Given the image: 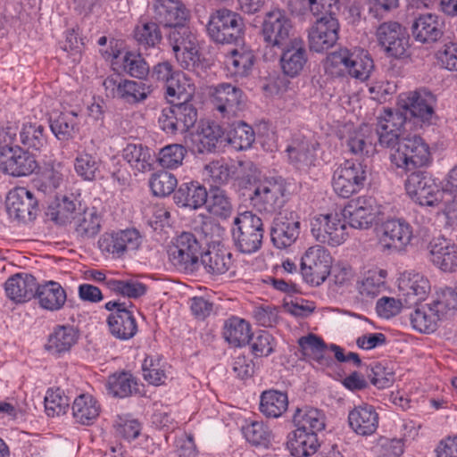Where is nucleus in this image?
<instances>
[{"mask_svg":"<svg viewBox=\"0 0 457 457\" xmlns=\"http://www.w3.org/2000/svg\"><path fill=\"white\" fill-rule=\"evenodd\" d=\"M373 68V60L368 53L356 54L347 48L330 53L324 62L325 73L332 78L350 76L364 81Z\"/></svg>","mask_w":457,"mask_h":457,"instance_id":"obj_1","label":"nucleus"},{"mask_svg":"<svg viewBox=\"0 0 457 457\" xmlns=\"http://www.w3.org/2000/svg\"><path fill=\"white\" fill-rule=\"evenodd\" d=\"M264 228L262 220L252 212L238 214L231 228L232 240L237 251L251 254L262 245Z\"/></svg>","mask_w":457,"mask_h":457,"instance_id":"obj_2","label":"nucleus"},{"mask_svg":"<svg viewBox=\"0 0 457 457\" xmlns=\"http://www.w3.org/2000/svg\"><path fill=\"white\" fill-rule=\"evenodd\" d=\"M206 30L218 44H240L245 35V23L236 12L223 8L211 14Z\"/></svg>","mask_w":457,"mask_h":457,"instance_id":"obj_3","label":"nucleus"},{"mask_svg":"<svg viewBox=\"0 0 457 457\" xmlns=\"http://www.w3.org/2000/svg\"><path fill=\"white\" fill-rule=\"evenodd\" d=\"M391 162L397 168L411 171L427 166L431 162L428 145L420 136L402 137L397 147L390 154Z\"/></svg>","mask_w":457,"mask_h":457,"instance_id":"obj_4","label":"nucleus"},{"mask_svg":"<svg viewBox=\"0 0 457 457\" xmlns=\"http://www.w3.org/2000/svg\"><path fill=\"white\" fill-rule=\"evenodd\" d=\"M261 36L266 47L282 49L293 40V23L286 11L274 9L265 13Z\"/></svg>","mask_w":457,"mask_h":457,"instance_id":"obj_5","label":"nucleus"},{"mask_svg":"<svg viewBox=\"0 0 457 457\" xmlns=\"http://www.w3.org/2000/svg\"><path fill=\"white\" fill-rule=\"evenodd\" d=\"M40 169L36 156L18 145H0V172L12 178L29 177Z\"/></svg>","mask_w":457,"mask_h":457,"instance_id":"obj_6","label":"nucleus"},{"mask_svg":"<svg viewBox=\"0 0 457 457\" xmlns=\"http://www.w3.org/2000/svg\"><path fill=\"white\" fill-rule=\"evenodd\" d=\"M107 97L118 99L129 104H137L144 102L151 93V87L145 82L123 78L113 73L103 81Z\"/></svg>","mask_w":457,"mask_h":457,"instance_id":"obj_7","label":"nucleus"},{"mask_svg":"<svg viewBox=\"0 0 457 457\" xmlns=\"http://www.w3.org/2000/svg\"><path fill=\"white\" fill-rule=\"evenodd\" d=\"M201 255V245L190 232L181 233L168 248L170 262L176 269L185 272L197 270Z\"/></svg>","mask_w":457,"mask_h":457,"instance_id":"obj_8","label":"nucleus"},{"mask_svg":"<svg viewBox=\"0 0 457 457\" xmlns=\"http://www.w3.org/2000/svg\"><path fill=\"white\" fill-rule=\"evenodd\" d=\"M368 171L363 162L345 161L334 171L332 187L335 193L343 198L358 193L364 187Z\"/></svg>","mask_w":457,"mask_h":457,"instance_id":"obj_9","label":"nucleus"},{"mask_svg":"<svg viewBox=\"0 0 457 457\" xmlns=\"http://www.w3.org/2000/svg\"><path fill=\"white\" fill-rule=\"evenodd\" d=\"M312 234L321 244L337 246L343 244L347 237V222L342 212L320 214L311 223Z\"/></svg>","mask_w":457,"mask_h":457,"instance_id":"obj_10","label":"nucleus"},{"mask_svg":"<svg viewBox=\"0 0 457 457\" xmlns=\"http://www.w3.org/2000/svg\"><path fill=\"white\" fill-rule=\"evenodd\" d=\"M170 103L171 106L162 109L158 118L160 129L169 135L187 131L197 120V109L185 103H174L173 99Z\"/></svg>","mask_w":457,"mask_h":457,"instance_id":"obj_11","label":"nucleus"},{"mask_svg":"<svg viewBox=\"0 0 457 457\" xmlns=\"http://www.w3.org/2000/svg\"><path fill=\"white\" fill-rule=\"evenodd\" d=\"M332 257L321 245L309 247L301 258V273L303 279L313 286L321 285L330 274Z\"/></svg>","mask_w":457,"mask_h":457,"instance_id":"obj_12","label":"nucleus"},{"mask_svg":"<svg viewBox=\"0 0 457 457\" xmlns=\"http://www.w3.org/2000/svg\"><path fill=\"white\" fill-rule=\"evenodd\" d=\"M250 200L261 212H277L287 201V187L282 180H265L255 186Z\"/></svg>","mask_w":457,"mask_h":457,"instance_id":"obj_13","label":"nucleus"},{"mask_svg":"<svg viewBox=\"0 0 457 457\" xmlns=\"http://www.w3.org/2000/svg\"><path fill=\"white\" fill-rule=\"evenodd\" d=\"M211 100L220 117L230 120L245 109L246 96L240 87L230 83H220L212 87Z\"/></svg>","mask_w":457,"mask_h":457,"instance_id":"obj_14","label":"nucleus"},{"mask_svg":"<svg viewBox=\"0 0 457 457\" xmlns=\"http://www.w3.org/2000/svg\"><path fill=\"white\" fill-rule=\"evenodd\" d=\"M405 189L410 197L422 206L438 205L445 191L430 176L421 171H414L408 176Z\"/></svg>","mask_w":457,"mask_h":457,"instance_id":"obj_15","label":"nucleus"},{"mask_svg":"<svg viewBox=\"0 0 457 457\" xmlns=\"http://www.w3.org/2000/svg\"><path fill=\"white\" fill-rule=\"evenodd\" d=\"M142 244L140 232L134 228L103 234L98 247L103 253L121 257L129 251H136Z\"/></svg>","mask_w":457,"mask_h":457,"instance_id":"obj_16","label":"nucleus"},{"mask_svg":"<svg viewBox=\"0 0 457 457\" xmlns=\"http://www.w3.org/2000/svg\"><path fill=\"white\" fill-rule=\"evenodd\" d=\"M379 46L387 55L395 58L404 57L409 47V37L405 29L396 21L380 24L376 32Z\"/></svg>","mask_w":457,"mask_h":457,"instance_id":"obj_17","label":"nucleus"},{"mask_svg":"<svg viewBox=\"0 0 457 457\" xmlns=\"http://www.w3.org/2000/svg\"><path fill=\"white\" fill-rule=\"evenodd\" d=\"M5 207L11 219L22 222L35 220L38 212L37 200L23 187H15L8 193Z\"/></svg>","mask_w":457,"mask_h":457,"instance_id":"obj_18","label":"nucleus"},{"mask_svg":"<svg viewBox=\"0 0 457 457\" xmlns=\"http://www.w3.org/2000/svg\"><path fill=\"white\" fill-rule=\"evenodd\" d=\"M350 227L359 229L369 228L375 218L381 213V206L372 196H361L350 202L343 210Z\"/></svg>","mask_w":457,"mask_h":457,"instance_id":"obj_19","label":"nucleus"},{"mask_svg":"<svg viewBox=\"0 0 457 457\" xmlns=\"http://www.w3.org/2000/svg\"><path fill=\"white\" fill-rule=\"evenodd\" d=\"M338 31L339 22L334 14L318 18L309 30L310 49L320 53L331 48L338 39Z\"/></svg>","mask_w":457,"mask_h":457,"instance_id":"obj_20","label":"nucleus"},{"mask_svg":"<svg viewBox=\"0 0 457 457\" xmlns=\"http://www.w3.org/2000/svg\"><path fill=\"white\" fill-rule=\"evenodd\" d=\"M436 101L431 92L419 89L402 96L400 104L405 112V116L409 114L423 122H429L435 113Z\"/></svg>","mask_w":457,"mask_h":457,"instance_id":"obj_21","label":"nucleus"},{"mask_svg":"<svg viewBox=\"0 0 457 457\" xmlns=\"http://www.w3.org/2000/svg\"><path fill=\"white\" fill-rule=\"evenodd\" d=\"M279 59L283 73L295 78L301 74L308 61L305 43L300 37H294L282 49Z\"/></svg>","mask_w":457,"mask_h":457,"instance_id":"obj_22","label":"nucleus"},{"mask_svg":"<svg viewBox=\"0 0 457 457\" xmlns=\"http://www.w3.org/2000/svg\"><path fill=\"white\" fill-rule=\"evenodd\" d=\"M412 228L403 219H390L381 225L380 243L388 249L402 250L412 238Z\"/></svg>","mask_w":457,"mask_h":457,"instance_id":"obj_23","label":"nucleus"},{"mask_svg":"<svg viewBox=\"0 0 457 457\" xmlns=\"http://www.w3.org/2000/svg\"><path fill=\"white\" fill-rule=\"evenodd\" d=\"M225 141L224 129L216 121L202 120L192 135L195 150L199 154L212 153Z\"/></svg>","mask_w":457,"mask_h":457,"instance_id":"obj_24","label":"nucleus"},{"mask_svg":"<svg viewBox=\"0 0 457 457\" xmlns=\"http://www.w3.org/2000/svg\"><path fill=\"white\" fill-rule=\"evenodd\" d=\"M429 260L444 272L457 269V245L444 237L433 238L428 244Z\"/></svg>","mask_w":457,"mask_h":457,"instance_id":"obj_25","label":"nucleus"},{"mask_svg":"<svg viewBox=\"0 0 457 457\" xmlns=\"http://www.w3.org/2000/svg\"><path fill=\"white\" fill-rule=\"evenodd\" d=\"M414 39L423 44L439 40L444 34V21L436 13L426 12L416 16L411 24Z\"/></svg>","mask_w":457,"mask_h":457,"instance_id":"obj_26","label":"nucleus"},{"mask_svg":"<svg viewBox=\"0 0 457 457\" xmlns=\"http://www.w3.org/2000/svg\"><path fill=\"white\" fill-rule=\"evenodd\" d=\"M405 123V118L402 113L388 111L385 117L380 118L377 129L373 131L379 145L391 148L392 152L397 147L401 141L400 131Z\"/></svg>","mask_w":457,"mask_h":457,"instance_id":"obj_27","label":"nucleus"},{"mask_svg":"<svg viewBox=\"0 0 457 457\" xmlns=\"http://www.w3.org/2000/svg\"><path fill=\"white\" fill-rule=\"evenodd\" d=\"M300 234V221L292 215L287 217L279 212L274 219L270 229V237L273 245L278 249H284L292 245Z\"/></svg>","mask_w":457,"mask_h":457,"instance_id":"obj_28","label":"nucleus"},{"mask_svg":"<svg viewBox=\"0 0 457 457\" xmlns=\"http://www.w3.org/2000/svg\"><path fill=\"white\" fill-rule=\"evenodd\" d=\"M378 420L375 407L367 403L354 407L348 414L350 428L362 436L373 435L378 429Z\"/></svg>","mask_w":457,"mask_h":457,"instance_id":"obj_29","label":"nucleus"},{"mask_svg":"<svg viewBox=\"0 0 457 457\" xmlns=\"http://www.w3.org/2000/svg\"><path fill=\"white\" fill-rule=\"evenodd\" d=\"M154 17L164 27L173 29L185 23L188 18V11L179 0H155Z\"/></svg>","mask_w":457,"mask_h":457,"instance_id":"obj_30","label":"nucleus"},{"mask_svg":"<svg viewBox=\"0 0 457 457\" xmlns=\"http://www.w3.org/2000/svg\"><path fill=\"white\" fill-rule=\"evenodd\" d=\"M37 282L34 276L18 273L9 278L4 283L6 295L17 303H24L35 297Z\"/></svg>","mask_w":457,"mask_h":457,"instance_id":"obj_31","label":"nucleus"},{"mask_svg":"<svg viewBox=\"0 0 457 457\" xmlns=\"http://www.w3.org/2000/svg\"><path fill=\"white\" fill-rule=\"evenodd\" d=\"M34 298L37 300L42 309L50 312H57L64 306L67 295L60 283L48 280L37 285Z\"/></svg>","mask_w":457,"mask_h":457,"instance_id":"obj_32","label":"nucleus"},{"mask_svg":"<svg viewBox=\"0 0 457 457\" xmlns=\"http://www.w3.org/2000/svg\"><path fill=\"white\" fill-rule=\"evenodd\" d=\"M109 331L115 338L129 340L137 332V323L133 312L127 309H118L107 317Z\"/></svg>","mask_w":457,"mask_h":457,"instance_id":"obj_33","label":"nucleus"},{"mask_svg":"<svg viewBox=\"0 0 457 457\" xmlns=\"http://www.w3.org/2000/svg\"><path fill=\"white\" fill-rule=\"evenodd\" d=\"M399 287L405 292V303L412 305L426 299L430 291V283L424 275L412 271L403 275Z\"/></svg>","mask_w":457,"mask_h":457,"instance_id":"obj_34","label":"nucleus"},{"mask_svg":"<svg viewBox=\"0 0 457 457\" xmlns=\"http://www.w3.org/2000/svg\"><path fill=\"white\" fill-rule=\"evenodd\" d=\"M102 218L96 207H86L79 211L73 224L74 232L81 240L95 237L101 230Z\"/></svg>","mask_w":457,"mask_h":457,"instance_id":"obj_35","label":"nucleus"},{"mask_svg":"<svg viewBox=\"0 0 457 457\" xmlns=\"http://www.w3.org/2000/svg\"><path fill=\"white\" fill-rule=\"evenodd\" d=\"M254 62L255 55L253 50L246 47L231 50L225 60L228 71L237 79L249 76Z\"/></svg>","mask_w":457,"mask_h":457,"instance_id":"obj_36","label":"nucleus"},{"mask_svg":"<svg viewBox=\"0 0 457 457\" xmlns=\"http://www.w3.org/2000/svg\"><path fill=\"white\" fill-rule=\"evenodd\" d=\"M201 263L208 273L221 275L232 267V253L223 245H213L201 255Z\"/></svg>","mask_w":457,"mask_h":457,"instance_id":"obj_37","label":"nucleus"},{"mask_svg":"<svg viewBox=\"0 0 457 457\" xmlns=\"http://www.w3.org/2000/svg\"><path fill=\"white\" fill-rule=\"evenodd\" d=\"M207 190L199 182L182 183L174 193V200L178 205L198 209L204 205L207 199Z\"/></svg>","mask_w":457,"mask_h":457,"instance_id":"obj_38","label":"nucleus"},{"mask_svg":"<svg viewBox=\"0 0 457 457\" xmlns=\"http://www.w3.org/2000/svg\"><path fill=\"white\" fill-rule=\"evenodd\" d=\"M101 405L99 402L89 394H81L72 403V415L76 422L90 426L99 417Z\"/></svg>","mask_w":457,"mask_h":457,"instance_id":"obj_39","label":"nucleus"},{"mask_svg":"<svg viewBox=\"0 0 457 457\" xmlns=\"http://www.w3.org/2000/svg\"><path fill=\"white\" fill-rule=\"evenodd\" d=\"M82 210V204L76 199L67 196L50 204L46 212V217L54 223L64 226L73 223L79 211Z\"/></svg>","mask_w":457,"mask_h":457,"instance_id":"obj_40","label":"nucleus"},{"mask_svg":"<svg viewBox=\"0 0 457 457\" xmlns=\"http://www.w3.org/2000/svg\"><path fill=\"white\" fill-rule=\"evenodd\" d=\"M228 131L225 141L237 151L249 149L255 140L253 129L245 122L235 120H228Z\"/></svg>","mask_w":457,"mask_h":457,"instance_id":"obj_41","label":"nucleus"},{"mask_svg":"<svg viewBox=\"0 0 457 457\" xmlns=\"http://www.w3.org/2000/svg\"><path fill=\"white\" fill-rule=\"evenodd\" d=\"M288 408V396L286 392L276 389L265 390L260 396V411L267 418L281 417Z\"/></svg>","mask_w":457,"mask_h":457,"instance_id":"obj_42","label":"nucleus"},{"mask_svg":"<svg viewBox=\"0 0 457 457\" xmlns=\"http://www.w3.org/2000/svg\"><path fill=\"white\" fill-rule=\"evenodd\" d=\"M50 129L60 141H69L79 132L78 114L73 112H63L49 118Z\"/></svg>","mask_w":457,"mask_h":457,"instance_id":"obj_43","label":"nucleus"},{"mask_svg":"<svg viewBox=\"0 0 457 457\" xmlns=\"http://www.w3.org/2000/svg\"><path fill=\"white\" fill-rule=\"evenodd\" d=\"M287 447L295 457L312 456L320 447L317 434L295 429L292 436H289Z\"/></svg>","mask_w":457,"mask_h":457,"instance_id":"obj_44","label":"nucleus"},{"mask_svg":"<svg viewBox=\"0 0 457 457\" xmlns=\"http://www.w3.org/2000/svg\"><path fill=\"white\" fill-rule=\"evenodd\" d=\"M223 337L229 345L235 347H242L249 343L253 334L247 321L233 316L224 323Z\"/></svg>","mask_w":457,"mask_h":457,"instance_id":"obj_45","label":"nucleus"},{"mask_svg":"<svg viewBox=\"0 0 457 457\" xmlns=\"http://www.w3.org/2000/svg\"><path fill=\"white\" fill-rule=\"evenodd\" d=\"M298 344L304 354L311 357L319 365L332 367L335 364L334 359L326 354L327 345L320 337L309 334L306 337H300Z\"/></svg>","mask_w":457,"mask_h":457,"instance_id":"obj_46","label":"nucleus"},{"mask_svg":"<svg viewBox=\"0 0 457 457\" xmlns=\"http://www.w3.org/2000/svg\"><path fill=\"white\" fill-rule=\"evenodd\" d=\"M316 145L305 138H295L287 147L288 159L296 168L310 166L315 160Z\"/></svg>","mask_w":457,"mask_h":457,"instance_id":"obj_47","label":"nucleus"},{"mask_svg":"<svg viewBox=\"0 0 457 457\" xmlns=\"http://www.w3.org/2000/svg\"><path fill=\"white\" fill-rule=\"evenodd\" d=\"M294 425L296 429L305 430L310 433L321 431L325 428V416L316 408H297L293 416Z\"/></svg>","mask_w":457,"mask_h":457,"instance_id":"obj_48","label":"nucleus"},{"mask_svg":"<svg viewBox=\"0 0 457 457\" xmlns=\"http://www.w3.org/2000/svg\"><path fill=\"white\" fill-rule=\"evenodd\" d=\"M122 157L139 172L151 170L154 161L150 149L142 144H128L123 149Z\"/></svg>","mask_w":457,"mask_h":457,"instance_id":"obj_49","label":"nucleus"},{"mask_svg":"<svg viewBox=\"0 0 457 457\" xmlns=\"http://www.w3.org/2000/svg\"><path fill=\"white\" fill-rule=\"evenodd\" d=\"M206 200L204 205L213 216L226 220L232 214V201L227 192L220 187L211 186Z\"/></svg>","mask_w":457,"mask_h":457,"instance_id":"obj_50","label":"nucleus"},{"mask_svg":"<svg viewBox=\"0 0 457 457\" xmlns=\"http://www.w3.org/2000/svg\"><path fill=\"white\" fill-rule=\"evenodd\" d=\"M195 92V85L183 72H178L174 79L166 87V96L169 101L173 99L174 103H185L188 105H195L192 103Z\"/></svg>","mask_w":457,"mask_h":457,"instance_id":"obj_51","label":"nucleus"},{"mask_svg":"<svg viewBox=\"0 0 457 457\" xmlns=\"http://www.w3.org/2000/svg\"><path fill=\"white\" fill-rule=\"evenodd\" d=\"M347 146L351 153L361 155H370L376 151V135L368 125L360 127L350 134L347 139Z\"/></svg>","mask_w":457,"mask_h":457,"instance_id":"obj_52","label":"nucleus"},{"mask_svg":"<svg viewBox=\"0 0 457 457\" xmlns=\"http://www.w3.org/2000/svg\"><path fill=\"white\" fill-rule=\"evenodd\" d=\"M102 161L96 154L86 150L78 151L74 160V170L86 181H94L100 174Z\"/></svg>","mask_w":457,"mask_h":457,"instance_id":"obj_53","label":"nucleus"},{"mask_svg":"<svg viewBox=\"0 0 457 457\" xmlns=\"http://www.w3.org/2000/svg\"><path fill=\"white\" fill-rule=\"evenodd\" d=\"M387 271L383 269L370 270L359 283L358 290L361 296L373 299L386 290Z\"/></svg>","mask_w":457,"mask_h":457,"instance_id":"obj_54","label":"nucleus"},{"mask_svg":"<svg viewBox=\"0 0 457 457\" xmlns=\"http://www.w3.org/2000/svg\"><path fill=\"white\" fill-rule=\"evenodd\" d=\"M78 337V332L74 327L58 326L50 335L46 349L58 354L68 352L75 345Z\"/></svg>","mask_w":457,"mask_h":457,"instance_id":"obj_55","label":"nucleus"},{"mask_svg":"<svg viewBox=\"0 0 457 457\" xmlns=\"http://www.w3.org/2000/svg\"><path fill=\"white\" fill-rule=\"evenodd\" d=\"M433 309L430 303L416 308L410 316L412 328L421 333L434 332L437 328L438 321L443 318Z\"/></svg>","mask_w":457,"mask_h":457,"instance_id":"obj_56","label":"nucleus"},{"mask_svg":"<svg viewBox=\"0 0 457 457\" xmlns=\"http://www.w3.org/2000/svg\"><path fill=\"white\" fill-rule=\"evenodd\" d=\"M137 381L131 373L121 371L108 377L105 387L109 395L114 397L124 398L137 390Z\"/></svg>","mask_w":457,"mask_h":457,"instance_id":"obj_57","label":"nucleus"},{"mask_svg":"<svg viewBox=\"0 0 457 457\" xmlns=\"http://www.w3.org/2000/svg\"><path fill=\"white\" fill-rule=\"evenodd\" d=\"M19 136L23 145L34 150H40L47 142L45 127L37 123L23 124Z\"/></svg>","mask_w":457,"mask_h":457,"instance_id":"obj_58","label":"nucleus"},{"mask_svg":"<svg viewBox=\"0 0 457 457\" xmlns=\"http://www.w3.org/2000/svg\"><path fill=\"white\" fill-rule=\"evenodd\" d=\"M105 286L112 292L127 296L129 298H138L146 293V286L135 279H108Z\"/></svg>","mask_w":457,"mask_h":457,"instance_id":"obj_59","label":"nucleus"},{"mask_svg":"<svg viewBox=\"0 0 457 457\" xmlns=\"http://www.w3.org/2000/svg\"><path fill=\"white\" fill-rule=\"evenodd\" d=\"M134 37L140 47H154L162 40V33L156 22H143L136 26Z\"/></svg>","mask_w":457,"mask_h":457,"instance_id":"obj_60","label":"nucleus"},{"mask_svg":"<svg viewBox=\"0 0 457 457\" xmlns=\"http://www.w3.org/2000/svg\"><path fill=\"white\" fill-rule=\"evenodd\" d=\"M122 69L126 74L138 79H145L150 71V67L142 54L131 51L123 55Z\"/></svg>","mask_w":457,"mask_h":457,"instance_id":"obj_61","label":"nucleus"},{"mask_svg":"<svg viewBox=\"0 0 457 457\" xmlns=\"http://www.w3.org/2000/svg\"><path fill=\"white\" fill-rule=\"evenodd\" d=\"M433 310L442 318L453 312L457 309V289L452 287L441 288L436 292L435 300L430 303Z\"/></svg>","mask_w":457,"mask_h":457,"instance_id":"obj_62","label":"nucleus"},{"mask_svg":"<svg viewBox=\"0 0 457 457\" xmlns=\"http://www.w3.org/2000/svg\"><path fill=\"white\" fill-rule=\"evenodd\" d=\"M186 154L187 149L182 145H169L161 149L158 162L162 168L176 169L182 164Z\"/></svg>","mask_w":457,"mask_h":457,"instance_id":"obj_63","label":"nucleus"},{"mask_svg":"<svg viewBox=\"0 0 457 457\" xmlns=\"http://www.w3.org/2000/svg\"><path fill=\"white\" fill-rule=\"evenodd\" d=\"M168 40L173 51L187 50V47L191 48L197 44L195 36L184 23L170 29Z\"/></svg>","mask_w":457,"mask_h":457,"instance_id":"obj_64","label":"nucleus"}]
</instances>
